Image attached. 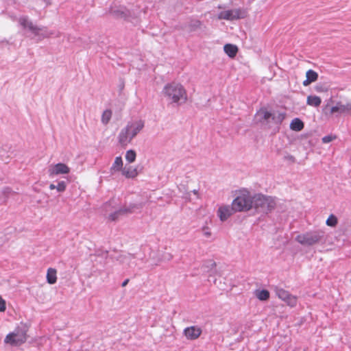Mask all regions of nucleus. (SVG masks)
Masks as SVG:
<instances>
[{
  "label": "nucleus",
  "instance_id": "obj_1",
  "mask_svg": "<svg viewBox=\"0 0 351 351\" xmlns=\"http://www.w3.org/2000/svg\"><path fill=\"white\" fill-rule=\"evenodd\" d=\"M144 121L138 119L130 121L119 134L118 141L121 145H127L143 129Z\"/></svg>",
  "mask_w": 351,
  "mask_h": 351
},
{
  "label": "nucleus",
  "instance_id": "obj_2",
  "mask_svg": "<svg viewBox=\"0 0 351 351\" xmlns=\"http://www.w3.org/2000/svg\"><path fill=\"white\" fill-rule=\"evenodd\" d=\"M28 330V326L21 322L12 332L5 336L4 343L11 346H20L27 341Z\"/></svg>",
  "mask_w": 351,
  "mask_h": 351
},
{
  "label": "nucleus",
  "instance_id": "obj_3",
  "mask_svg": "<svg viewBox=\"0 0 351 351\" xmlns=\"http://www.w3.org/2000/svg\"><path fill=\"white\" fill-rule=\"evenodd\" d=\"M276 205L275 197L260 193L253 196V207L258 213L267 214L275 208Z\"/></svg>",
  "mask_w": 351,
  "mask_h": 351
},
{
  "label": "nucleus",
  "instance_id": "obj_4",
  "mask_svg": "<svg viewBox=\"0 0 351 351\" xmlns=\"http://www.w3.org/2000/svg\"><path fill=\"white\" fill-rule=\"evenodd\" d=\"M232 205L236 212L248 211L253 207V196L247 189H241Z\"/></svg>",
  "mask_w": 351,
  "mask_h": 351
},
{
  "label": "nucleus",
  "instance_id": "obj_5",
  "mask_svg": "<svg viewBox=\"0 0 351 351\" xmlns=\"http://www.w3.org/2000/svg\"><path fill=\"white\" fill-rule=\"evenodd\" d=\"M295 239L302 245L311 246L325 241V232L322 230L309 231L297 235Z\"/></svg>",
  "mask_w": 351,
  "mask_h": 351
},
{
  "label": "nucleus",
  "instance_id": "obj_6",
  "mask_svg": "<svg viewBox=\"0 0 351 351\" xmlns=\"http://www.w3.org/2000/svg\"><path fill=\"white\" fill-rule=\"evenodd\" d=\"M109 13L115 19H123L124 21L131 22L135 25L139 22L138 18L135 13H132L124 5L113 4L109 8Z\"/></svg>",
  "mask_w": 351,
  "mask_h": 351
},
{
  "label": "nucleus",
  "instance_id": "obj_7",
  "mask_svg": "<svg viewBox=\"0 0 351 351\" xmlns=\"http://www.w3.org/2000/svg\"><path fill=\"white\" fill-rule=\"evenodd\" d=\"M115 204V201L114 199H111L105 203L103 206L105 215H108V219L110 221H115L121 215L132 213L134 208V206H130L129 207L117 208L114 206Z\"/></svg>",
  "mask_w": 351,
  "mask_h": 351
},
{
  "label": "nucleus",
  "instance_id": "obj_8",
  "mask_svg": "<svg viewBox=\"0 0 351 351\" xmlns=\"http://www.w3.org/2000/svg\"><path fill=\"white\" fill-rule=\"evenodd\" d=\"M164 94L171 103L177 105L185 103L187 99L185 89H164Z\"/></svg>",
  "mask_w": 351,
  "mask_h": 351
},
{
  "label": "nucleus",
  "instance_id": "obj_9",
  "mask_svg": "<svg viewBox=\"0 0 351 351\" xmlns=\"http://www.w3.org/2000/svg\"><path fill=\"white\" fill-rule=\"evenodd\" d=\"M247 16V11L243 8L231 9L221 11L218 14L219 19H224L227 21H233L244 19Z\"/></svg>",
  "mask_w": 351,
  "mask_h": 351
},
{
  "label": "nucleus",
  "instance_id": "obj_10",
  "mask_svg": "<svg viewBox=\"0 0 351 351\" xmlns=\"http://www.w3.org/2000/svg\"><path fill=\"white\" fill-rule=\"evenodd\" d=\"M19 23L23 29H28L35 36H38L40 31L43 30V27H39L34 25L32 21L29 20L28 16H21L19 18Z\"/></svg>",
  "mask_w": 351,
  "mask_h": 351
},
{
  "label": "nucleus",
  "instance_id": "obj_11",
  "mask_svg": "<svg viewBox=\"0 0 351 351\" xmlns=\"http://www.w3.org/2000/svg\"><path fill=\"white\" fill-rule=\"evenodd\" d=\"M236 211L232 205H222L219 207L217 214L220 221L222 222L226 221Z\"/></svg>",
  "mask_w": 351,
  "mask_h": 351
},
{
  "label": "nucleus",
  "instance_id": "obj_12",
  "mask_svg": "<svg viewBox=\"0 0 351 351\" xmlns=\"http://www.w3.org/2000/svg\"><path fill=\"white\" fill-rule=\"evenodd\" d=\"M335 112L351 114V102L348 101L345 104L341 101L337 102L335 106L330 108L331 114Z\"/></svg>",
  "mask_w": 351,
  "mask_h": 351
},
{
  "label": "nucleus",
  "instance_id": "obj_13",
  "mask_svg": "<svg viewBox=\"0 0 351 351\" xmlns=\"http://www.w3.org/2000/svg\"><path fill=\"white\" fill-rule=\"evenodd\" d=\"M183 334L187 339L195 340L201 335L202 330L198 326H192L186 328L183 331Z\"/></svg>",
  "mask_w": 351,
  "mask_h": 351
},
{
  "label": "nucleus",
  "instance_id": "obj_14",
  "mask_svg": "<svg viewBox=\"0 0 351 351\" xmlns=\"http://www.w3.org/2000/svg\"><path fill=\"white\" fill-rule=\"evenodd\" d=\"M50 176L66 174L70 172L69 167L64 163H57L49 169Z\"/></svg>",
  "mask_w": 351,
  "mask_h": 351
},
{
  "label": "nucleus",
  "instance_id": "obj_15",
  "mask_svg": "<svg viewBox=\"0 0 351 351\" xmlns=\"http://www.w3.org/2000/svg\"><path fill=\"white\" fill-rule=\"evenodd\" d=\"M272 113L265 108H262L258 110L255 115V119L261 123L268 122L271 119Z\"/></svg>",
  "mask_w": 351,
  "mask_h": 351
},
{
  "label": "nucleus",
  "instance_id": "obj_16",
  "mask_svg": "<svg viewBox=\"0 0 351 351\" xmlns=\"http://www.w3.org/2000/svg\"><path fill=\"white\" fill-rule=\"evenodd\" d=\"M223 51L229 58H234L238 53L239 48L236 45L227 43L223 46Z\"/></svg>",
  "mask_w": 351,
  "mask_h": 351
},
{
  "label": "nucleus",
  "instance_id": "obj_17",
  "mask_svg": "<svg viewBox=\"0 0 351 351\" xmlns=\"http://www.w3.org/2000/svg\"><path fill=\"white\" fill-rule=\"evenodd\" d=\"M122 174L127 178H134L137 176V169L132 166H125L122 169Z\"/></svg>",
  "mask_w": 351,
  "mask_h": 351
},
{
  "label": "nucleus",
  "instance_id": "obj_18",
  "mask_svg": "<svg viewBox=\"0 0 351 351\" xmlns=\"http://www.w3.org/2000/svg\"><path fill=\"white\" fill-rule=\"evenodd\" d=\"M304 127V122L299 118L293 119L290 123V129L295 132L301 131Z\"/></svg>",
  "mask_w": 351,
  "mask_h": 351
},
{
  "label": "nucleus",
  "instance_id": "obj_19",
  "mask_svg": "<svg viewBox=\"0 0 351 351\" xmlns=\"http://www.w3.org/2000/svg\"><path fill=\"white\" fill-rule=\"evenodd\" d=\"M123 160L121 156H117L114 159V161L110 168V171L112 173L113 172L122 171L123 169Z\"/></svg>",
  "mask_w": 351,
  "mask_h": 351
},
{
  "label": "nucleus",
  "instance_id": "obj_20",
  "mask_svg": "<svg viewBox=\"0 0 351 351\" xmlns=\"http://www.w3.org/2000/svg\"><path fill=\"white\" fill-rule=\"evenodd\" d=\"M56 270L53 268H49L47 272V282L50 285H53L57 281Z\"/></svg>",
  "mask_w": 351,
  "mask_h": 351
},
{
  "label": "nucleus",
  "instance_id": "obj_21",
  "mask_svg": "<svg viewBox=\"0 0 351 351\" xmlns=\"http://www.w3.org/2000/svg\"><path fill=\"white\" fill-rule=\"evenodd\" d=\"M136 256L134 254H132L130 253H123L121 254L119 258H117L118 261H119L123 264H125L128 265V262L130 261L135 259Z\"/></svg>",
  "mask_w": 351,
  "mask_h": 351
},
{
  "label": "nucleus",
  "instance_id": "obj_22",
  "mask_svg": "<svg viewBox=\"0 0 351 351\" xmlns=\"http://www.w3.org/2000/svg\"><path fill=\"white\" fill-rule=\"evenodd\" d=\"M256 297L261 301H266L269 298V292L267 289L256 290Z\"/></svg>",
  "mask_w": 351,
  "mask_h": 351
},
{
  "label": "nucleus",
  "instance_id": "obj_23",
  "mask_svg": "<svg viewBox=\"0 0 351 351\" xmlns=\"http://www.w3.org/2000/svg\"><path fill=\"white\" fill-rule=\"evenodd\" d=\"M285 118V112L272 113L271 120L276 124H281Z\"/></svg>",
  "mask_w": 351,
  "mask_h": 351
},
{
  "label": "nucleus",
  "instance_id": "obj_24",
  "mask_svg": "<svg viewBox=\"0 0 351 351\" xmlns=\"http://www.w3.org/2000/svg\"><path fill=\"white\" fill-rule=\"evenodd\" d=\"M275 292L276 295L282 301H285V300L288 298L290 293L282 288L276 287Z\"/></svg>",
  "mask_w": 351,
  "mask_h": 351
},
{
  "label": "nucleus",
  "instance_id": "obj_25",
  "mask_svg": "<svg viewBox=\"0 0 351 351\" xmlns=\"http://www.w3.org/2000/svg\"><path fill=\"white\" fill-rule=\"evenodd\" d=\"M322 102L321 99L317 96H308L307 97V104L309 106L317 107Z\"/></svg>",
  "mask_w": 351,
  "mask_h": 351
},
{
  "label": "nucleus",
  "instance_id": "obj_26",
  "mask_svg": "<svg viewBox=\"0 0 351 351\" xmlns=\"http://www.w3.org/2000/svg\"><path fill=\"white\" fill-rule=\"evenodd\" d=\"M306 77L308 79V81L312 83L317 80L318 73L312 69H309L306 73Z\"/></svg>",
  "mask_w": 351,
  "mask_h": 351
},
{
  "label": "nucleus",
  "instance_id": "obj_27",
  "mask_svg": "<svg viewBox=\"0 0 351 351\" xmlns=\"http://www.w3.org/2000/svg\"><path fill=\"white\" fill-rule=\"evenodd\" d=\"M125 160L129 162L132 163L135 161L136 158V152L133 149L128 150L125 153Z\"/></svg>",
  "mask_w": 351,
  "mask_h": 351
},
{
  "label": "nucleus",
  "instance_id": "obj_28",
  "mask_svg": "<svg viewBox=\"0 0 351 351\" xmlns=\"http://www.w3.org/2000/svg\"><path fill=\"white\" fill-rule=\"evenodd\" d=\"M112 117V111L110 110H106L101 115V122L104 125H107L110 121Z\"/></svg>",
  "mask_w": 351,
  "mask_h": 351
},
{
  "label": "nucleus",
  "instance_id": "obj_29",
  "mask_svg": "<svg viewBox=\"0 0 351 351\" xmlns=\"http://www.w3.org/2000/svg\"><path fill=\"white\" fill-rule=\"evenodd\" d=\"M285 302H286L288 306L294 307L297 305L298 298L290 293L288 298L285 300Z\"/></svg>",
  "mask_w": 351,
  "mask_h": 351
},
{
  "label": "nucleus",
  "instance_id": "obj_30",
  "mask_svg": "<svg viewBox=\"0 0 351 351\" xmlns=\"http://www.w3.org/2000/svg\"><path fill=\"white\" fill-rule=\"evenodd\" d=\"M202 23L199 20H193L189 24V30L194 32L200 28Z\"/></svg>",
  "mask_w": 351,
  "mask_h": 351
},
{
  "label": "nucleus",
  "instance_id": "obj_31",
  "mask_svg": "<svg viewBox=\"0 0 351 351\" xmlns=\"http://www.w3.org/2000/svg\"><path fill=\"white\" fill-rule=\"evenodd\" d=\"M337 218L334 215H330L327 219L326 223L330 227H335L337 224Z\"/></svg>",
  "mask_w": 351,
  "mask_h": 351
},
{
  "label": "nucleus",
  "instance_id": "obj_32",
  "mask_svg": "<svg viewBox=\"0 0 351 351\" xmlns=\"http://www.w3.org/2000/svg\"><path fill=\"white\" fill-rule=\"evenodd\" d=\"M136 258L135 259H133L132 261H130V262H128V267H130V268H134L135 267H136L137 265H138V261H143V258L141 257H140L139 256H136Z\"/></svg>",
  "mask_w": 351,
  "mask_h": 351
},
{
  "label": "nucleus",
  "instance_id": "obj_33",
  "mask_svg": "<svg viewBox=\"0 0 351 351\" xmlns=\"http://www.w3.org/2000/svg\"><path fill=\"white\" fill-rule=\"evenodd\" d=\"M66 182L65 181H60L58 182V184L56 186V189L58 192L62 193L66 190Z\"/></svg>",
  "mask_w": 351,
  "mask_h": 351
},
{
  "label": "nucleus",
  "instance_id": "obj_34",
  "mask_svg": "<svg viewBox=\"0 0 351 351\" xmlns=\"http://www.w3.org/2000/svg\"><path fill=\"white\" fill-rule=\"evenodd\" d=\"M202 234L204 237L208 238L211 236V232L208 226H204L202 228Z\"/></svg>",
  "mask_w": 351,
  "mask_h": 351
},
{
  "label": "nucleus",
  "instance_id": "obj_35",
  "mask_svg": "<svg viewBox=\"0 0 351 351\" xmlns=\"http://www.w3.org/2000/svg\"><path fill=\"white\" fill-rule=\"evenodd\" d=\"M333 140V137L330 135L325 136L322 138V142L324 143H328Z\"/></svg>",
  "mask_w": 351,
  "mask_h": 351
},
{
  "label": "nucleus",
  "instance_id": "obj_36",
  "mask_svg": "<svg viewBox=\"0 0 351 351\" xmlns=\"http://www.w3.org/2000/svg\"><path fill=\"white\" fill-rule=\"evenodd\" d=\"M285 160L290 161L291 162H295V158L293 156L287 154L284 157Z\"/></svg>",
  "mask_w": 351,
  "mask_h": 351
},
{
  "label": "nucleus",
  "instance_id": "obj_37",
  "mask_svg": "<svg viewBox=\"0 0 351 351\" xmlns=\"http://www.w3.org/2000/svg\"><path fill=\"white\" fill-rule=\"evenodd\" d=\"M163 88H183L182 85H180L179 86H173L171 84L167 83L166 84Z\"/></svg>",
  "mask_w": 351,
  "mask_h": 351
},
{
  "label": "nucleus",
  "instance_id": "obj_38",
  "mask_svg": "<svg viewBox=\"0 0 351 351\" xmlns=\"http://www.w3.org/2000/svg\"><path fill=\"white\" fill-rule=\"evenodd\" d=\"M311 84L310 81H308V79L306 77V80H304L303 82H302V84L304 86H308L309 84Z\"/></svg>",
  "mask_w": 351,
  "mask_h": 351
},
{
  "label": "nucleus",
  "instance_id": "obj_39",
  "mask_svg": "<svg viewBox=\"0 0 351 351\" xmlns=\"http://www.w3.org/2000/svg\"><path fill=\"white\" fill-rule=\"evenodd\" d=\"M164 258L165 260L169 261L172 258V256L170 254H167L165 255Z\"/></svg>",
  "mask_w": 351,
  "mask_h": 351
},
{
  "label": "nucleus",
  "instance_id": "obj_40",
  "mask_svg": "<svg viewBox=\"0 0 351 351\" xmlns=\"http://www.w3.org/2000/svg\"><path fill=\"white\" fill-rule=\"evenodd\" d=\"M128 282H129V279H128V278H127V279H125V280L122 282L121 286H122V287H125V286L128 285Z\"/></svg>",
  "mask_w": 351,
  "mask_h": 351
},
{
  "label": "nucleus",
  "instance_id": "obj_41",
  "mask_svg": "<svg viewBox=\"0 0 351 351\" xmlns=\"http://www.w3.org/2000/svg\"><path fill=\"white\" fill-rule=\"evenodd\" d=\"M184 198L186 199H190V193H186L184 196H183Z\"/></svg>",
  "mask_w": 351,
  "mask_h": 351
},
{
  "label": "nucleus",
  "instance_id": "obj_42",
  "mask_svg": "<svg viewBox=\"0 0 351 351\" xmlns=\"http://www.w3.org/2000/svg\"><path fill=\"white\" fill-rule=\"evenodd\" d=\"M56 184H51L49 185V189H50L51 190H53V189H56Z\"/></svg>",
  "mask_w": 351,
  "mask_h": 351
},
{
  "label": "nucleus",
  "instance_id": "obj_43",
  "mask_svg": "<svg viewBox=\"0 0 351 351\" xmlns=\"http://www.w3.org/2000/svg\"><path fill=\"white\" fill-rule=\"evenodd\" d=\"M192 193L195 195H198V191L196 190V189H194L193 191H192Z\"/></svg>",
  "mask_w": 351,
  "mask_h": 351
},
{
  "label": "nucleus",
  "instance_id": "obj_44",
  "mask_svg": "<svg viewBox=\"0 0 351 351\" xmlns=\"http://www.w3.org/2000/svg\"><path fill=\"white\" fill-rule=\"evenodd\" d=\"M210 265H211L212 267H215L216 264H215V262H213V261H210Z\"/></svg>",
  "mask_w": 351,
  "mask_h": 351
},
{
  "label": "nucleus",
  "instance_id": "obj_45",
  "mask_svg": "<svg viewBox=\"0 0 351 351\" xmlns=\"http://www.w3.org/2000/svg\"><path fill=\"white\" fill-rule=\"evenodd\" d=\"M319 90H322V91H323V90H324V89H323V88H321V89H319Z\"/></svg>",
  "mask_w": 351,
  "mask_h": 351
}]
</instances>
